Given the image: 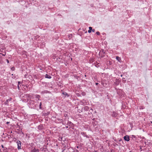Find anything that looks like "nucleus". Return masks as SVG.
<instances>
[{
	"label": "nucleus",
	"instance_id": "1",
	"mask_svg": "<svg viewBox=\"0 0 152 152\" xmlns=\"http://www.w3.org/2000/svg\"><path fill=\"white\" fill-rule=\"evenodd\" d=\"M104 52L103 50H101L99 52V56L100 57H102L104 56Z\"/></svg>",
	"mask_w": 152,
	"mask_h": 152
},
{
	"label": "nucleus",
	"instance_id": "2",
	"mask_svg": "<svg viewBox=\"0 0 152 152\" xmlns=\"http://www.w3.org/2000/svg\"><path fill=\"white\" fill-rule=\"evenodd\" d=\"M17 143L18 146V149H21V142L20 140H17Z\"/></svg>",
	"mask_w": 152,
	"mask_h": 152
},
{
	"label": "nucleus",
	"instance_id": "3",
	"mask_svg": "<svg viewBox=\"0 0 152 152\" xmlns=\"http://www.w3.org/2000/svg\"><path fill=\"white\" fill-rule=\"evenodd\" d=\"M124 139L127 142L129 141L130 140L129 136L128 135L124 136Z\"/></svg>",
	"mask_w": 152,
	"mask_h": 152
},
{
	"label": "nucleus",
	"instance_id": "4",
	"mask_svg": "<svg viewBox=\"0 0 152 152\" xmlns=\"http://www.w3.org/2000/svg\"><path fill=\"white\" fill-rule=\"evenodd\" d=\"M25 97L28 98L29 99L33 98V96L28 94H26L25 95Z\"/></svg>",
	"mask_w": 152,
	"mask_h": 152
},
{
	"label": "nucleus",
	"instance_id": "5",
	"mask_svg": "<svg viewBox=\"0 0 152 152\" xmlns=\"http://www.w3.org/2000/svg\"><path fill=\"white\" fill-rule=\"evenodd\" d=\"M12 99L11 98H10L9 99H7L6 101L4 102V104L5 105H8V102L9 101H11Z\"/></svg>",
	"mask_w": 152,
	"mask_h": 152
},
{
	"label": "nucleus",
	"instance_id": "6",
	"mask_svg": "<svg viewBox=\"0 0 152 152\" xmlns=\"http://www.w3.org/2000/svg\"><path fill=\"white\" fill-rule=\"evenodd\" d=\"M43 128V126L42 124H41L38 126V129L39 130H42Z\"/></svg>",
	"mask_w": 152,
	"mask_h": 152
},
{
	"label": "nucleus",
	"instance_id": "7",
	"mask_svg": "<svg viewBox=\"0 0 152 152\" xmlns=\"http://www.w3.org/2000/svg\"><path fill=\"white\" fill-rule=\"evenodd\" d=\"M112 115L113 117H115L117 116V114L115 112H113Z\"/></svg>",
	"mask_w": 152,
	"mask_h": 152
},
{
	"label": "nucleus",
	"instance_id": "8",
	"mask_svg": "<svg viewBox=\"0 0 152 152\" xmlns=\"http://www.w3.org/2000/svg\"><path fill=\"white\" fill-rule=\"evenodd\" d=\"M41 93L42 94H44L45 93L47 94L50 93V92L47 90H45L43 91H42Z\"/></svg>",
	"mask_w": 152,
	"mask_h": 152
},
{
	"label": "nucleus",
	"instance_id": "9",
	"mask_svg": "<svg viewBox=\"0 0 152 152\" xmlns=\"http://www.w3.org/2000/svg\"><path fill=\"white\" fill-rule=\"evenodd\" d=\"M45 77L46 78L50 79L51 78V77L48 74H46L45 76Z\"/></svg>",
	"mask_w": 152,
	"mask_h": 152
},
{
	"label": "nucleus",
	"instance_id": "10",
	"mask_svg": "<svg viewBox=\"0 0 152 152\" xmlns=\"http://www.w3.org/2000/svg\"><path fill=\"white\" fill-rule=\"evenodd\" d=\"M89 109L90 108L88 106H85L84 108V110L85 111H88Z\"/></svg>",
	"mask_w": 152,
	"mask_h": 152
},
{
	"label": "nucleus",
	"instance_id": "11",
	"mask_svg": "<svg viewBox=\"0 0 152 152\" xmlns=\"http://www.w3.org/2000/svg\"><path fill=\"white\" fill-rule=\"evenodd\" d=\"M35 98H36L38 99V100H39V98L40 97V96L39 95H37V94H36V95H35Z\"/></svg>",
	"mask_w": 152,
	"mask_h": 152
},
{
	"label": "nucleus",
	"instance_id": "12",
	"mask_svg": "<svg viewBox=\"0 0 152 152\" xmlns=\"http://www.w3.org/2000/svg\"><path fill=\"white\" fill-rule=\"evenodd\" d=\"M39 150L38 149H34L32 150V152H39Z\"/></svg>",
	"mask_w": 152,
	"mask_h": 152
},
{
	"label": "nucleus",
	"instance_id": "13",
	"mask_svg": "<svg viewBox=\"0 0 152 152\" xmlns=\"http://www.w3.org/2000/svg\"><path fill=\"white\" fill-rule=\"evenodd\" d=\"M89 30H88V32L89 33H90L91 32V31L92 30V27H89Z\"/></svg>",
	"mask_w": 152,
	"mask_h": 152
},
{
	"label": "nucleus",
	"instance_id": "14",
	"mask_svg": "<svg viewBox=\"0 0 152 152\" xmlns=\"http://www.w3.org/2000/svg\"><path fill=\"white\" fill-rule=\"evenodd\" d=\"M68 37L69 39H70L72 37V34H69L68 35Z\"/></svg>",
	"mask_w": 152,
	"mask_h": 152
},
{
	"label": "nucleus",
	"instance_id": "15",
	"mask_svg": "<svg viewBox=\"0 0 152 152\" xmlns=\"http://www.w3.org/2000/svg\"><path fill=\"white\" fill-rule=\"evenodd\" d=\"M116 59L117 60H118L119 61H120L121 60V58L120 57H119L118 56H117L116 57Z\"/></svg>",
	"mask_w": 152,
	"mask_h": 152
},
{
	"label": "nucleus",
	"instance_id": "16",
	"mask_svg": "<svg viewBox=\"0 0 152 152\" xmlns=\"http://www.w3.org/2000/svg\"><path fill=\"white\" fill-rule=\"evenodd\" d=\"M62 94L65 96H69V95H68L67 94L66 92H63Z\"/></svg>",
	"mask_w": 152,
	"mask_h": 152
},
{
	"label": "nucleus",
	"instance_id": "17",
	"mask_svg": "<svg viewBox=\"0 0 152 152\" xmlns=\"http://www.w3.org/2000/svg\"><path fill=\"white\" fill-rule=\"evenodd\" d=\"M67 124L69 126H72L73 124L70 121H69L67 123Z\"/></svg>",
	"mask_w": 152,
	"mask_h": 152
},
{
	"label": "nucleus",
	"instance_id": "18",
	"mask_svg": "<svg viewBox=\"0 0 152 152\" xmlns=\"http://www.w3.org/2000/svg\"><path fill=\"white\" fill-rule=\"evenodd\" d=\"M119 81L118 80L117 81H116L115 83V84L116 85H118L119 84Z\"/></svg>",
	"mask_w": 152,
	"mask_h": 152
},
{
	"label": "nucleus",
	"instance_id": "19",
	"mask_svg": "<svg viewBox=\"0 0 152 152\" xmlns=\"http://www.w3.org/2000/svg\"><path fill=\"white\" fill-rule=\"evenodd\" d=\"M89 111L91 113H92V112H93V110L91 108H90L89 110Z\"/></svg>",
	"mask_w": 152,
	"mask_h": 152
},
{
	"label": "nucleus",
	"instance_id": "20",
	"mask_svg": "<svg viewBox=\"0 0 152 152\" xmlns=\"http://www.w3.org/2000/svg\"><path fill=\"white\" fill-rule=\"evenodd\" d=\"M41 105H42V102H40L39 105V108L40 109H41Z\"/></svg>",
	"mask_w": 152,
	"mask_h": 152
},
{
	"label": "nucleus",
	"instance_id": "21",
	"mask_svg": "<svg viewBox=\"0 0 152 152\" xmlns=\"http://www.w3.org/2000/svg\"><path fill=\"white\" fill-rule=\"evenodd\" d=\"M4 152H8V150H7V148H4V150H3Z\"/></svg>",
	"mask_w": 152,
	"mask_h": 152
},
{
	"label": "nucleus",
	"instance_id": "22",
	"mask_svg": "<svg viewBox=\"0 0 152 152\" xmlns=\"http://www.w3.org/2000/svg\"><path fill=\"white\" fill-rule=\"evenodd\" d=\"M96 34H97V35H99L100 34V33H99V31H97V32L96 33Z\"/></svg>",
	"mask_w": 152,
	"mask_h": 152
},
{
	"label": "nucleus",
	"instance_id": "23",
	"mask_svg": "<svg viewBox=\"0 0 152 152\" xmlns=\"http://www.w3.org/2000/svg\"><path fill=\"white\" fill-rule=\"evenodd\" d=\"M84 136L87 138H88L89 137L86 134H85Z\"/></svg>",
	"mask_w": 152,
	"mask_h": 152
},
{
	"label": "nucleus",
	"instance_id": "24",
	"mask_svg": "<svg viewBox=\"0 0 152 152\" xmlns=\"http://www.w3.org/2000/svg\"><path fill=\"white\" fill-rule=\"evenodd\" d=\"M15 69V68L13 67L11 68V70L13 71Z\"/></svg>",
	"mask_w": 152,
	"mask_h": 152
},
{
	"label": "nucleus",
	"instance_id": "25",
	"mask_svg": "<svg viewBox=\"0 0 152 152\" xmlns=\"http://www.w3.org/2000/svg\"><path fill=\"white\" fill-rule=\"evenodd\" d=\"M1 146L2 147V148H4L3 150H4V148H6L5 147H4V146H3V145H1Z\"/></svg>",
	"mask_w": 152,
	"mask_h": 152
},
{
	"label": "nucleus",
	"instance_id": "26",
	"mask_svg": "<svg viewBox=\"0 0 152 152\" xmlns=\"http://www.w3.org/2000/svg\"><path fill=\"white\" fill-rule=\"evenodd\" d=\"M0 54H2V56H5V55H6V54L5 53V54H3V53H0Z\"/></svg>",
	"mask_w": 152,
	"mask_h": 152
},
{
	"label": "nucleus",
	"instance_id": "27",
	"mask_svg": "<svg viewBox=\"0 0 152 152\" xmlns=\"http://www.w3.org/2000/svg\"><path fill=\"white\" fill-rule=\"evenodd\" d=\"M143 108H143V107H142V106H140V109H143Z\"/></svg>",
	"mask_w": 152,
	"mask_h": 152
},
{
	"label": "nucleus",
	"instance_id": "28",
	"mask_svg": "<svg viewBox=\"0 0 152 152\" xmlns=\"http://www.w3.org/2000/svg\"><path fill=\"white\" fill-rule=\"evenodd\" d=\"M92 31L93 32H95V29H92Z\"/></svg>",
	"mask_w": 152,
	"mask_h": 152
},
{
	"label": "nucleus",
	"instance_id": "29",
	"mask_svg": "<svg viewBox=\"0 0 152 152\" xmlns=\"http://www.w3.org/2000/svg\"><path fill=\"white\" fill-rule=\"evenodd\" d=\"M132 137L134 138H136V137L135 135H132Z\"/></svg>",
	"mask_w": 152,
	"mask_h": 152
},
{
	"label": "nucleus",
	"instance_id": "30",
	"mask_svg": "<svg viewBox=\"0 0 152 152\" xmlns=\"http://www.w3.org/2000/svg\"><path fill=\"white\" fill-rule=\"evenodd\" d=\"M111 152H115V151L114 150L112 149L111 151Z\"/></svg>",
	"mask_w": 152,
	"mask_h": 152
},
{
	"label": "nucleus",
	"instance_id": "31",
	"mask_svg": "<svg viewBox=\"0 0 152 152\" xmlns=\"http://www.w3.org/2000/svg\"><path fill=\"white\" fill-rule=\"evenodd\" d=\"M140 151H141L142 150V147L140 146Z\"/></svg>",
	"mask_w": 152,
	"mask_h": 152
},
{
	"label": "nucleus",
	"instance_id": "32",
	"mask_svg": "<svg viewBox=\"0 0 152 152\" xmlns=\"http://www.w3.org/2000/svg\"><path fill=\"white\" fill-rule=\"evenodd\" d=\"M78 151L77 150H76L75 151V152H78Z\"/></svg>",
	"mask_w": 152,
	"mask_h": 152
},
{
	"label": "nucleus",
	"instance_id": "33",
	"mask_svg": "<svg viewBox=\"0 0 152 152\" xmlns=\"http://www.w3.org/2000/svg\"><path fill=\"white\" fill-rule=\"evenodd\" d=\"M7 61L8 63H9V61L8 59H7Z\"/></svg>",
	"mask_w": 152,
	"mask_h": 152
},
{
	"label": "nucleus",
	"instance_id": "34",
	"mask_svg": "<svg viewBox=\"0 0 152 152\" xmlns=\"http://www.w3.org/2000/svg\"><path fill=\"white\" fill-rule=\"evenodd\" d=\"M10 123V122H7L6 123L7 124H8Z\"/></svg>",
	"mask_w": 152,
	"mask_h": 152
},
{
	"label": "nucleus",
	"instance_id": "35",
	"mask_svg": "<svg viewBox=\"0 0 152 152\" xmlns=\"http://www.w3.org/2000/svg\"><path fill=\"white\" fill-rule=\"evenodd\" d=\"M115 145H114V146H115V145H117V146H118V144H116L115 143Z\"/></svg>",
	"mask_w": 152,
	"mask_h": 152
},
{
	"label": "nucleus",
	"instance_id": "36",
	"mask_svg": "<svg viewBox=\"0 0 152 152\" xmlns=\"http://www.w3.org/2000/svg\"><path fill=\"white\" fill-rule=\"evenodd\" d=\"M122 141V139H120L119 140V142H121V141Z\"/></svg>",
	"mask_w": 152,
	"mask_h": 152
},
{
	"label": "nucleus",
	"instance_id": "37",
	"mask_svg": "<svg viewBox=\"0 0 152 152\" xmlns=\"http://www.w3.org/2000/svg\"><path fill=\"white\" fill-rule=\"evenodd\" d=\"M18 89H19L20 87H19V85H18Z\"/></svg>",
	"mask_w": 152,
	"mask_h": 152
},
{
	"label": "nucleus",
	"instance_id": "38",
	"mask_svg": "<svg viewBox=\"0 0 152 152\" xmlns=\"http://www.w3.org/2000/svg\"><path fill=\"white\" fill-rule=\"evenodd\" d=\"M98 84V83H96V85H97Z\"/></svg>",
	"mask_w": 152,
	"mask_h": 152
},
{
	"label": "nucleus",
	"instance_id": "39",
	"mask_svg": "<svg viewBox=\"0 0 152 152\" xmlns=\"http://www.w3.org/2000/svg\"><path fill=\"white\" fill-rule=\"evenodd\" d=\"M20 82H18V85H19L20 84Z\"/></svg>",
	"mask_w": 152,
	"mask_h": 152
},
{
	"label": "nucleus",
	"instance_id": "40",
	"mask_svg": "<svg viewBox=\"0 0 152 152\" xmlns=\"http://www.w3.org/2000/svg\"><path fill=\"white\" fill-rule=\"evenodd\" d=\"M32 101V100H30V101L29 102H30V103L31 102H31H31Z\"/></svg>",
	"mask_w": 152,
	"mask_h": 152
},
{
	"label": "nucleus",
	"instance_id": "41",
	"mask_svg": "<svg viewBox=\"0 0 152 152\" xmlns=\"http://www.w3.org/2000/svg\"><path fill=\"white\" fill-rule=\"evenodd\" d=\"M64 150H65L64 149L62 151V152H64Z\"/></svg>",
	"mask_w": 152,
	"mask_h": 152
},
{
	"label": "nucleus",
	"instance_id": "42",
	"mask_svg": "<svg viewBox=\"0 0 152 152\" xmlns=\"http://www.w3.org/2000/svg\"><path fill=\"white\" fill-rule=\"evenodd\" d=\"M77 148H79V146H77Z\"/></svg>",
	"mask_w": 152,
	"mask_h": 152
},
{
	"label": "nucleus",
	"instance_id": "43",
	"mask_svg": "<svg viewBox=\"0 0 152 152\" xmlns=\"http://www.w3.org/2000/svg\"><path fill=\"white\" fill-rule=\"evenodd\" d=\"M23 54H25V55H26V52H25V53H23Z\"/></svg>",
	"mask_w": 152,
	"mask_h": 152
},
{
	"label": "nucleus",
	"instance_id": "44",
	"mask_svg": "<svg viewBox=\"0 0 152 152\" xmlns=\"http://www.w3.org/2000/svg\"><path fill=\"white\" fill-rule=\"evenodd\" d=\"M121 77H122V76H123V75H121Z\"/></svg>",
	"mask_w": 152,
	"mask_h": 152
},
{
	"label": "nucleus",
	"instance_id": "45",
	"mask_svg": "<svg viewBox=\"0 0 152 152\" xmlns=\"http://www.w3.org/2000/svg\"><path fill=\"white\" fill-rule=\"evenodd\" d=\"M0 152H2L0 150Z\"/></svg>",
	"mask_w": 152,
	"mask_h": 152
},
{
	"label": "nucleus",
	"instance_id": "46",
	"mask_svg": "<svg viewBox=\"0 0 152 152\" xmlns=\"http://www.w3.org/2000/svg\"><path fill=\"white\" fill-rule=\"evenodd\" d=\"M27 101H28V99H27Z\"/></svg>",
	"mask_w": 152,
	"mask_h": 152
},
{
	"label": "nucleus",
	"instance_id": "47",
	"mask_svg": "<svg viewBox=\"0 0 152 152\" xmlns=\"http://www.w3.org/2000/svg\"><path fill=\"white\" fill-rule=\"evenodd\" d=\"M66 128H67L68 127V126H66Z\"/></svg>",
	"mask_w": 152,
	"mask_h": 152
},
{
	"label": "nucleus",
	"instance_id": "48",
	"mask_svg": "<svg viewBox=\"0 0 152 152\" xmlns=\"http://www.w3.org/2000/svg\"><path fill=\"white\" fill-rule=\"evenodd\" d=\"M85 76L86 77V75H85Z\"/></svg>",
	"mask_w": 152,
	"mask_h": 152
},
{
	"label": "nucleus",
	"instance_id": "49",
	"mask_svg": "<svg viewBox=\"0 0 152 152\" xmlns=\"http://www.w3.org/2000/svg\"><path fill=\"white\" fill-rule=\"evenodd\" d=\"M95 152H97V151H95Z\"/></svg>",
	"mask_w": 152,
	"mask_h": 152
}]
</instances>
